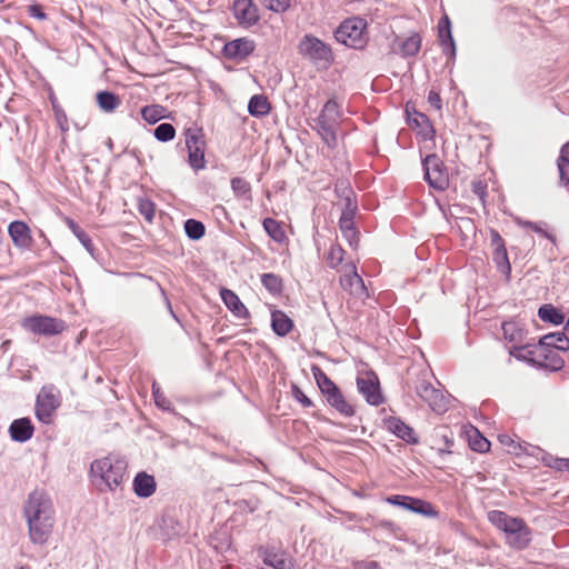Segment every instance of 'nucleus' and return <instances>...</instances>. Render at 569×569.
<instances>
[{
    "mask_svg": "<svg viewBox=\"0 0 569 569\" xmlns=\"http://www.w3.org/2000/svg\"><path fill=\"white\" fill-rule=\"evenodd\" d=\"M417 396L428 403L431 410L436 412H445L447 410V398L442 395L439 389H436L425 378H419L415 387Z\"/></svg>",
    "mask_w": 569,
    "mask_h": 569,
    "instance_id": "13",
    "label": "nucleus"
},
{
    "mask_svg": "<svg viewBox=\"0 0 569 569\" xmlns=\"http://www.w3.org/2000/svg\"><path fill=\"white\" fill-rule=\"evenodd\" d=\"M549 466L558 471L569 472V458H555Z\"/></svg>",
    "mask_w": 569,
    "mask_h": 569,
    "instance_id": "53",
    "label": "nucleus"
},
{
    "mask_svg": "<svg viewBox=\"0 0 569 569\" xmlns=\"http://www.w3.org/2000/svg\"><path fill=\"white\" fill-rule=\"evenodd\" d=\"M34 427L29 418H19L9 426V435L16 442H27L33 437Z\"/></svg>",
    "mask_w": 569,
    "mask_h": 569,
    "instance_id": "20",
    "label": "nucleus"
},
{
    "mask_svg": "<svg viewBox=\"0 0 569 569\" xmlns=\"http://www.w3.org/2000/svg\"><path fill=\"white\" fill-rule=\"evenodd\" d=\"M357 389L366 401L371 406H379L383 402V396L380 391V383L373 373L357 378Z\"/></svg>",
    "mask_w": 569,
    "mask_h": 569,
    "instance_id": "15",
    "label": "nucleus"
},
{
    "mask_svg": "<svg viewBox=\"0 0 569 569\" xmlns=\"http://www.w3.org/2000/svg\"><path fill=\"white\" fill-rule=\"evenodd\" d=\"M271 327L276 335L284 337L291 331L293 322L284 312L276 310L271 313Z\"/></svg>",
    "mask_w": 569,
    "mask_h": 569,
    "instance_id": "25",
    "label": "nucleus"
},
{
    "mask_svg": "<svg viewBox=\"0 0 569 569\" xmlns=\"http://www.w3.org/2000/svg\"><path fill=\"white\" fill-rule=\"evenodd\" d=\"M189 151V164L196 171L202 170L206 168V159H204V147H194L188 149Z\"/></svg>",
    "mask_w": 569,
    "mask_h": 569,
    "instance_id": "40",
    "label": "nucleus"
},
{
    "mask_svg": "<svg viewBox=\"0 0 569 569\" xmlns=\"http://www.w3.org/2000/svg\"><path fill=\"white\" fill-rule=\"evenodd\" d=\"M28 11L29 14L33 18H37L39 20L46 19V13L41 10L39 6H30Z\"/></svg>",
    "mask_w": 569,
    "mask_h": 569,
    "instance_id": "56",
    "label": "nucleus"
},
{
    "mask_svg": "<svg viewBox=\"0 0 569 569\" xmlns=\"http://www.w3.org/2000/svg\"><path fill=\"white\" fill-rule=\"evenodd\" d=\"M336 191L339 192L340 191V186L339 184H336Z\"/></svg>",
    "mask_w": 569,
    "mask_h": 569,
    "instance_id": "63",
    "label": "nucleus"
},
{
    "mask_svg": "<svg viewBox=\"0 0 569 569\" xmlns=\"http://www.w3.org/2000/svg\"><path fill=\"white\" fill-rule=\"evenodd\" d=\"M517 223H518V226H520L522 228H529L532 231L541 234L546 239H548L552 242H556L555 234H552L551 232H548L546 229H543L542 226H545V223H538V222H532V221H528V220H518Z\"/></svg>",
    "mask_w": 569,
    "mask_h": 569,
    "instance_id": "45",
    "label": "nucleus"
},
{
    "mask_svg": "<svg viewBox=\"0 0 569 569\" xmlns=\"http://www.w3.org/2000/svg\"><path fill=\"white\" fill-rule=\"evenodd\" d=\"M356 569H380L376 561H360L356 563Z\"/></svg>",
    "mask_w": 569,
    "mask_h": 569,
    "instance_id": "57",
    "label": "nucleus"
},
{
    "mask_svg": "<svg viewBox=\"0 0 569 569\" xmlns=\"http://www.w3.org/2000/svg\"><path fill=\"white\" fill-rule=\"evenodd\" d=\"M138 210L140 214L144 217L148 222H151L154 218L156 207L154 203L148 198L138 199Z\"/></svg>",
    "mask_w": 569,
    "mask_h": 569,
    "instance_id": "46",
    "label": "nucleus"
},
{
    "mask_svg": "<svg viewBox=\"0 0 569 569\" xmlns=\"http://www.w3.org/2000/svg\"><path fill=\"white\" fill-rule=\"evenodd\" d=\"M539 367L547 368L552 371H559L563 368V359L553 350L541 347L539 345Z\"/></svg>",
    "mask_w": 569,
    "mask_h": 569,
    "instance_id": "23",
    "label": "nucleus"
},
{
    "mask_svg": "<svg viewBox=\"0 0 569 569\" xmlns=\"http://www.w3.org/2000/svg\"><path fill=\"white\" fill-rule=\"evenodd\" d=\"M439 38L442 51L451 57L456 56V44L451 33V23L447 16L442 17L438 23Z\"/></svg>",
    "mask_w": 569,
    "mask_h": 569,
    "instance_id": "22",
    "label": "nucleus"
},
{
    "mask_svg": "<svg viewBox=\"0 0 569 569\" xmlns=\"http://www.w3.org/2000/svg\"><path fill=\"white\" fill-rule=\"evenodd\" d=\"M97 103L103 112L110 113L120 106L121 101L110 91H100L97 93Z\"/></svg>",
    "mask_w": 569,
    "mask_h": 569,
    "instance_id": "29",
    "label": "nucleus"
},
{
    "mask_svg": "<svg viewBox=\"0 0 569 569\" xmlns=\"http://www.w3.org/2000/svg\"><path fill=\"white\" fill-rule=\"evenodd\" d=\"M386 428L398 438L402 439L408 443H417L418 437L415 430L406 425L401 419L397 417H389L385 419Z\"/></svg>",
    "mask_w": 569,
    "mask_h": 569,
    "instance_id": "19",
    "label": "nucleus"
},
{
    "mask_svg": "<svg viewBox=\"0 0 569 569\" xmlns=\"http://www.w3.org/2000/svg\"><path fill=\"white\" fill-rule=\"evenodd\" d=\"M152 393H153L154 402L159 408H162L164 410L170 409V402L166 399L164 395L160 391L159 388L156 387L154 383L152 386Z\"/></svg>",
    "mask_w": 569,
    "mask_h": 569,
    "instance_id": "51",
    "label": "nucleus"
},
{
    "mask_svg": "<svg viewBox=\"0 0 569 569\" xmlns=\"http://www.w3.org/2000/svg\"><path fill=\"white\" fill-rule=\"evenodd\" d=\"M476 437L470 439V447L472 450L478 452H486L490 448V442L479 435V432L476 430Z\"/></svg>",
    "mask_w": 569,
    "mask_h": 569,
    "instance_id": "49",
    "label": "nucleus"
},
{
    "mask_svg": "<svg viewBox=\"0 0 569 569\" xmlns=\"http://www.w3.org/2000/svg\"><path fill=\"white\" fill-rule=\"evenodd\" d=\"M248 112L253 117H262L270 112V103L264 96L254 94L248 103Z\"/></svg>",
    "mask_w": 569,
    "mask_h": 569,
    "instance_id": "28",
    "label": "nucleus"
},
{
    "mask_svg": "<svg viewBox=\"0 0 569 569\" xmlns=\"http://www.w3.org/2000/svg\"><path fill=\"white\" fill-rule=\"evenodd\" d=\"M132 488L139 498H149L156 492L157 482L153 476L140 471L133 479Z\"/></svg>",
    "mask_w": 569,
    "mask_h": 569,
    "instance_id": "21",
    "label": "nucleus"
},
{
    "mask_svg": "<svg viewBox=\"0 0 569 569\" xmlns=\"http://www.w3.org/2000/svg\"><path fill=\"white\" fill-rule=\"evenodd\" d=\"M425 178L430 187L445 190L449 180L442 161L437 154H429L423 160Z\"/></svg>",
    "mask_w": 569,
    "mask_h": 569,
    "instance_id": "12",
    "label": "nucleus"
},
{
    "mask_svg": "<svg viewBox=\"0 0 569 569\" xmlns=\"http://www.w3.org/2000/svg\"><path fill=\"white\" fill-rule=\"evenodd\" d=\"M490 241H491V246H492L495 249L506 248V247H505L503 239L501 238V236L499 234V232H498V231H496V230H491V231H490Z\"/></svg>",
    "mask_w": 569,
    "mask_h": 569,
    "instance_id": "54",
    "label": "nucleus"
},
{
    "mask_svg": "<svg viewBox=\"0 0 569 569\" xmlns=\"http://www.w3.org/2000/svg\"><path fill=\"white\" fill-rule=\"evenodd\" d=\"M128 463L116 456L96 459L90 465L89 478L92 486L100 492H113L123 482Z\"/></svg>",
    "mask_w": 569,
    "mask_h": 569,
    "instance_id": "2",
    "label": "nucleus"
},
{
    "mask_svg": "<svg viewBox=\"0 0 569 569\" xmlns=\"http://www.w3.org/2000/svg\"><path fill=\"white\" fill-rule=\"evenodd\" d=\"M3 2H4V0H0V4L3 3Z\"/></svg>",
    "mask_w": 569,
    "mask_h": 569,
    "instance_id": "64",
    "label": "nucleus"
},
{
    "mask_svg": "<svg viewBox=\"0 0 569 569\" xmlns=\"http://www.w3.org/2000/svg\"><path fill=\"white\" fill-rule=\"evenodd\" d=\"M221 299L227 308L238 318L248 317L249 312L239 297L230 289H221Z\"/></svg>",
    "mask_w": 569,
    "mask_h": 569,
    "instance_id": "24",
    "label": "nucleus"
},
{
    "mask_svg": "<svg viewBox=\"0 0 569 569\" xmlns=\"http://www.w3.org/2000/svg\"><path fill=\"white\" fill-rule=\"evenodd\" d=\"M154 138L161 142H168L176 136V129L171 123H161L154 129Z\"/></svg>",
    "mask_w": 569,
    "mask_h": 569,
    "instance_id": "42",
    "label": "nucleus"
},
{
    "mask_svg": "<svg viewBox=\"0 0 569 569\" xmlns=\"http://www.w3.org/2000/svg\"><path fill=\"white\" fill-rule=\"evenodd\" d=\"M508 327H509V325H507V323L502 326V329L505 331V336H507Z\"/></svg>",
    "mask_w": 569,
    "mask_h": 569,
    "instance_id": "61",
    "label": "nucleus"
},
{
    "mask_svg": "<svg viewBox=\"0 0 569 569\" xmlns=\"http://www.w3.org/2000/svg\"><path fill=\"white\" fill-rule=\"evenodd\" d=\"M184 231L189 239L199 240L204 236L206 228L201 221L188 219L184 222Z\"/></svg>",
    "mask_w": 569,
    "mask_h": 569,
    "instance_id": "39",
    "label": "nucleus"
},
{
    "mask_svg": "<svg viewBox=\"0 0 569 569\" xmlns=\"http://www.w3.org/2000/svg\"><path fill=\"white\" fill-rule=\"evenodd\" d=\"M264 563L273 569H290V561L283 555L269 553L264 558Z\"/></svg>",
    "mask_w": 569,
    "mask_h": 569,
    "instance_id": "47",
    "label": "nucleus"
},
{
    "mask_svg": "<svg viewBox=\"0 0 569 569\" xmlns=\"http://www.w3.org/2000/svg\"><path fill=\"white\" fill-rule=\"evenodd\" d=\"M299 52L316 66L329 67L333 60L331 48L317 37L306 34L299 42Z\"/></svg>",
    "mask_w": 569,
    "mask_h": 569,
    "instance_id": "7",
    "label": "nucleus"
},
{
    "mask_svg": "<svg viewBox=\"0 0 569 569\" xmlns=\"http://www.w3.org/2000/svg\"><path fill=\"white\" fill-rule=\"evenodd\" d=\"M493 261L497 266V269L508 279L511 272V266L506 248L493 250Z\"/></svg>",
    "mask_w": 569,
    "mask_h": 569,
    "instance_id": "37",
    "label": "nucleus"
},
{
    "mask_svg": "<svg viewBox=\"0 0 569 569\" xmlns=\"http://www.w3.org/2000/svg\"><path fill=\"white\" fill-rule=\"evenodd\" d=\"M232 9L240 26L251 27L259 20L258 8L251 0H234Z\"/></svg>",
    "mask_w": 569,
    "mask_h": 569,
    "instance_id": "16",
    "label": "nucleus"
},
{
    "mask_svg": "<svg viewBox=\"0 0 569 569\" xmlns=\"http://www.w3.org/2000/svg\"><path fill=\"white\" fill-rule=\"evenodd\" d=\"M380 527H382L385 529H391V528H393V523L391 521L383 520L380 522Z\"/></svg>",
    "mask_w": 569,
    "mask_h": 569,
    "instance_id": "58",
    "label": "nucleus"
},
{
    "mask_svg": "<svg viewBox=\"0 0 569 569\" xmlns=\"http://www.w3.org/2000/svg\"><path fill=\"white\" fill-rule=\"evenodd\" d=\"M539 318L552 325H561L565 321V316L552 305H543L538 310Z\"/></svg>",
    "mask_w": 569,
    "mask_h": 569,
    "instance_id": "32",
    "label": "nucleus"
},
{
    "mask_svg": "<svg viewBox=\"0 0 569 569\" xmlns=\"http://www.w3.org/2000/svg\"><path fill=\"white\" fill-rule=\"evenodd\" d=\"M60 406L59 395L53 386H44L36 399V417L44 425L52 422V416Z\"/></svg>",
    "mask_w": 569,
    "mask_h": 569,
    "instance_id": "10",
    "label": "nucleus"
},
{
    "mask_svg": "<svg viewBox=\"0 0 569 569\" xmlns=\"http://www.w3.org/2000/svg\"><path fill=\"white\" fill-rule=\"evenodd\" d=\"M293 398L300 402L303 407L309 408L312 407V401L303 393V391L296 385L291 388Z\"/></svg>",
    "mask_w": 569,
    "mask_h": 569,
    "instance_id": "50",
    "label": "nucleus"
},
{
    "mask_svg": "<svg viewBox=\"0 0 569 569\" xmlns=\"http://www.w3.org/2000/svg\"><path fill=\"white\" fill-rule=\"evenodd\" d=\"M341 118V111L338 102L333 99L328 100L320 114L316 119V129L322 141L331 149L337 147V129Z\"/></svg>",
    "mask_w": 569,
    "mask_h": 569,
    "instance_id": "5",
    "label": "nucleus"
},
{
    "mask_svg": "<svg viewBox=\"0 0 569 569\" xmlns=\"http://www.w3.org/2000/svg\"><path fill=\"white\" fill-rule=\"evenodd\" d=\"M67 226L72 231V233L77 237V239L81 242V244L86 248V250L90 253L93 252V243L90 236L82 230L72 219L68 218L66 220Z\"/></svg>",
    "mask_w": 569,
    "mask_h": 569,
    "instance_id": "35",
    "label": "nucleus"
},
{
    "mask_svg": "<svg viewBox=\"0 0 569 569\" xmlns=\"http://www.w3.org/2000/svg\"><path fill=\"white\" fill-rule=\"evenodd\" d=\"M54 117H56V120H57V123H58L59 128L62 131H68L69 130L68 118H67V114H66V112L63 111V109L61 107H56Z\"/></svg>",
    "mask_w": 569,
    "mask_h": 569,
    "instance_id": "52",
    "label": "nucleus"
},
{
    "mask_svg": "<svg viewBox=\"0 0 569 569\" xmlns=\"http://www.w3.org/2000/svg\"><path fill=\"white\" fill-rule=\"evenodd\" d=\"M340 286L343 290L358 298L367 296V289L362 278L358 274L353 262L346 263L341 269Z\"/></svg>",
    "mask_w": 569,
    "mask_h": 569,
    "instance_id": "14",
    "label": "nucleus"
},
{
    "mask_svg": "<svg viewBox=\"0 0 569 569\" xmlns=\"http://www.w3.org/2000/svg\"><path fill=\"white\" fill-rule=\"evenodd\" d=\"M569 141L561 147L559 158L557 160V167L559 171V180L562 186L569 183Z\"/></svg>",
    "mask_w": 569,
    "mask_h": 569,
    "instance_id": "30",
    "label": "nucleus"
},
{
    "mask_svg": "<svg viewBox=\"0 0 569 569\" xmlns=\"http://www.w3.org/2000/svg\"><path fill=\"white\" fill-rule=\"evenodd\" d=\"M507 439H508V436H501V437H500V441H501L502 443H507Z\"/></svg>",
    "mask_w": 569,
    "mask_h": 569,
    "instance_id": "60",
    "label": "nucleus"
},
{
    "mask_svg": "<svg viewBox=\"0 0 569 569\" xmlns=\"http://www.w3.org/2000/svg\"><path fill=\"white\" fill-rule=\"evenodd\" d=\"M421 47V38L418 33H412L400 44L401 52L405 57L416 56Z\"/></svg>",
    "mask_w": 569,
    "mask_h": 569,
    "instance_id": "36",
    "label": "nucleus"
},
{
    "mask_svg": "<svg viewBox=\"0 0 569 569\" xmlns=\"http://www.w3.org/2000/svg\"><path fill=\"white\" fill-rule=\"evenodd\" d=\"M268 10L282 13L290 8V0H259Z\"/></svg>",
    "mask_w": 569,
    "mask_h": 569,
    "instance_id": "48",
    "label": "nucleus"
},
{
    "mask_svg": "<svg viewBox=\"0 0 569 569\" xmlns=\"http://www.w3.org/2000/svg\"><path fill=\"white\" fill-rule=\"evenodd\" d=\"M311 370L313 378L327 402L343 417H352L355 415V409L346 400L339 387L326 375L321 368L313 366Z\"/></svg>",
    "mask_w": 569,
    "mask_h": 569,
    "instance_id": "4",
    "label": "nucleus"
},
{
    "mask_svg": "<svg viewBox=\"0 0 569 569\" xmlns=\"http://www.w3.org/2000/svg\"><path fill=\"white\" fill-rule=\"evenodd\" d=\"M264 231L276 242H283L286 240V232L279 221L272 218H266L262 222Z\"/></svg>",
    "mask_w": 569,
    "mask_h": 569,
    "instance_id": "33",
    "label": "nucleus"
},
{
    "mask_svg": "<svg viewBox=\"0 0 569 569\" xmlns=\"http://www.w3.org/2000/svg\"><path fill=\"white\" fill-rule=\"evenodd\" d=\"M461 221H462L463 223L471 224V220H470V219H462Z\"/></svg>",
    "mask_w": 569,
    "mask_h": 569,
    "instance_id": "62",
    "label": "nucleus"
},
{
    "mask_svg": "<svg viewBox=\"0 0 569 569\" xmlns=\"http://www.w3.org/2000/svg\"><path fill=\"white\" fill-rule=\"evenodd\" d=\"M8 233L13 244L19 249H30L32 246L31 230L28 224L21 220L10 222Z\"/></svg>",
    "mask_w": 569,
    "mask_h": 569,
    "instance_id": "17",
    "label": "nucleus"
},
{
    "mask_svg": "<svg viewBox=\"0 0 569 569\" xmlns=\"http://www.w3.org/2000/svg\"><path fill=\"white\" fill-rule=\"evenodd\" d=\"M539 345L537 347L532 346H520V347H513L510 350V355L515 357L518 360H522L529 363H533L539 366Z\"/></svg>",
    "mask_w": 569,
    "mask_h": 569,
    "instance_id": "27",
    "label": "nucleus"
},
{
    "mask_svg": "<svg viewBox=\"0 0 569 569\" xmlns=\"http://www.w3.org/2000/svg\"><path fill=\"white\" fill-rule=\"evenodd\" d=\"M539 345L561 351L569 350V338L563 332L549 333L539 340Z\"/></svg>",
    "mask_w": 569,
    "mask_h": 569,
    "instance_id": "26",
    "label": "nucleus"
},
{
    "mask_svg": "<svg viewBox=\"0 0 569 569\" xmlns=\"http://www.w3.org/2000/svg\"><path fill=\"white\" fill-rule=\"evenodd\" d=\"M409 120L419 128V133L423 139H432L435 130L427 116L420 112H416L413 117L409 116Z\"/></svg>",
    "mask_w": 569,
    "mask_h": 569,
    "instance_id": "31",
    "label": "nucleus"
},
{
    "mask_svg": "<svg viewBox=\"0 0 569 569\" xmlns=\"http://www.w3.org/2000/svg\"><path fill=\"white\" fill-rule=\"evenodd\" d=\"M386 501L389 505L400 507L405 510L421 515L427 518H437L439 516V512L436 510L431 502L419 498L405 495H395L387 497Z\"/></svg>",
    "mask_w": 569,
    "mask_h": 569,
    "instance_id": "11",
    "label": "nucleus"
},
{
    "mask_svg": "<svg viewBox=\"0 0 569 569\" xmlns=\"http://www.w3.org/2000/svg\"><path fill=\"white\" fill-rule=\"evenodd\" d=\"M186 146L188 149L194 148V147H204V141L202 140V133L200 129H192L189 128L186 130Z\"/></svg>",
    "mask_w": 569,
    "mask_h": 569,
    "instance_id": "44",
    "label": "nucleus"
},
{
    "mask_svg": "<svg viewBox=\"0 0 569 569\" xmlns=\"http://www.w3.org/2000/svg\"><path fill=\"white\" fill-rule=\"evenodd\" d=\"M167 109L160 104H150L141 109V116L148 123H157L161 119L166 118Z\"/></svg>",
    "mask_w": 569,
    "mask_h": 569,
    "instance_id": "34",
    "label": "nucleus"
},
{
    "mask_svg": "<svg viewBox=\"0 0 569 569\" xmlns=\"http://www.w3.org/2000/svg\"><path fill=\"white\" fill-rule=\"evenodd\" d=\"M488 520L505 535V542L512 549L523 550L532 540V531L526 521L519 517H511L503 511L488 512Z\"/></svg>",
    "mask_w": 569,
    "mask_h": 569,
    "instance_id": "3",
    "label": "nucleus"
},
{
    "mask_svg": "<svg viewBox=\"0 0 569 569\" xmlns=\"http://www.w3.org/2000/svg\"><path fill=\"white\" fill-rule=\"evenodd\" d=\"M261 282L263 287L273 295L280 293L282 290L281 278L274 273L261 274Z\"/></svg>",
    "mask_w": 569,
    "mask_h": 569,
    "instance_id": "41",
    "label": "nucleus"
},
{
    "mask_svg": "<svg viewBox=\"0 0 569 569\" xmlns=\"http://www.w3.org/2000/svg\"><path fill=\"white\" fill-rule=\"evenodd\" d=\"M343 254L345 250L339 244H332L327 256L329 267L337 269L343 261Z\"/></svg>",
    "mask_w": 569,
    "mask_h": 569,
    "instance_id": "43",
    "label": "nucleus"
},
{
    "mask_svg": "<svg viewBox=\"0 0 569 569\" xmlns=\"http://www.w3.org/2000/svg\"><path fill=\"white\" fill-rule=\"evenodd\" d=\"M54 510L50 497L40 490L31 492L24 506L29 536L33 543L47 542L54 523Z\"/></svg>",
    "mask_w": 569,
    "mask_h": 569,
    "instance_id": "1",
    "label": "nucleus"
},
{
    "mask_svg": "<svg viewBox=\"0 0 569 569\" xmlns=\"http://www.w3.org/2000/svg\"><path fill=\"white\" fill-rule=\"evenodd\" d=\"M428 101L437 110L441 109V98L438 92L431 90L428 94Z\"/></svg>",
    "mask_w": 569,
    "mask_h": 569,
    "instance_id": "55",
    "label": "nucleus"
},
{
    "mask_svg": "<svg viewBox=\"0 0 569 569\" xmlns=\"http://www.w3.org/2000/svg\"><path fill=\"white\" fill-rule=\"evenodd\" d=\"M367 22L365 19L353 17L345 20L336 30L338 42L353 49H362L367 44Z\"/></svg>",
    "mask_w": 569,
    "mask_h": 569,
    "instance_id": "6",
    "label": "nucleus"
},
{
    "mask_svg": "<svg viewBox=\"0 0 569 569\" xmlns=\"http://www.w3.org/2000/svg\"><path fill=\"white\" fill-rule=\"evenodd\" d=\"M254 41L247 38H239L224 44L223 52L230 59H244L254 50Z\"/></svg>",
    "mask_w": 569,
    "mask_h": 569,
    "instance_id": "18",
    "label": "nucleus"
},
{
    "mask_svg": "<svg viewBox=\"0 0 569 569\" xmlns=\"http://www.w3.org/2000/svg\"><path fill=\"white\" fill-rule=\"evenodd\" d=\"M341 196L345 198L343 209L339 219V228L343 237L349 241L350 246L358 243L357 232L355 230L353 218L357 212L358 206L353 198V191L346 187L341 188Z\"/></svg>",
    "mask_w": 569,
    "mask_h": 569,
    "instance_id": "8",
    "label": "nucleus"
},
{
    "mask_svg": "<svg viewBox=\"0 0 569 569\" xmlns=\"http://www.w3.org/2000/svg\"><path fill=\"white\" fill-rule=\"evenodd\" d=\"M52 109H53V112H56V107H60L59 103L57 102V100H52Z\"/></svg>",
    "mask_w": 569,
    "mask_h": 569,
    "instance_id": "59",
    "label": "nucleus"
},
{
    "mask_svg": "<svg viewBox=\"0 0 569 569\" xmlns=\"http://www.w3.org/2000/svg\"><path fill=\"white\" fill-rule=\"evenodd\" d=\"M21 327L34 335L56 336L66 329L63 320L43 315H33L26 317L21 321Z\"/></svg>",
    "mask_w": 569,
    "mask_h": 569,
    "instance_id": "9",
    "label": "nucleus"
},
{
    "mask_svg": "<svg viewBox=\"0 0 569 569\" xmlns=\"http://www.w3.org/2000/svg\"><path fill=\"white\" fill-rule=\"evenodd\" d=\"M231 189L236 197L251 200V186L243 178L236 177L231 179Z\"/></svg>",
    "mask_w": 569,
    "mask_h": 569,
    "instance_id": "38",
    "label": "nucleus"
}]
</instances>
